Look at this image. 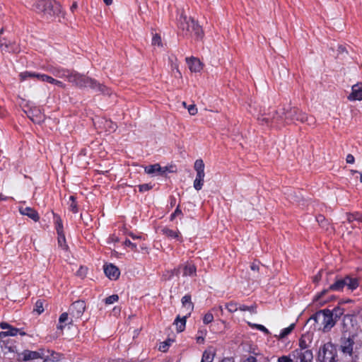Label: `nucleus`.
<instances>
[{"instance_id": "f257e3e1", "label": "nucleus", "mask_w": 362, "mask_h": 362, "mask_svg": "<svg viewBox=\"0 0 362 362\" xmlns=\"http://www.w3.org/2000/svg\"><path fill=\"white\" fill-rule=\"evenodd\" d=\"M42 68L56 77L66 78L69 83L80 88L89 87L96 92L105 93L107 88L105 86L98 83L95 80L81 75L75 71L69 70L51 64L43 65Z\"/></svg>"}, {"instance_id": "f03ea898", "label": "nucleus", "mask_w": 362, "mask_h": 362, "mask_svg": "<svg viewBox=\"0 0 362 362\" xmlns=\"http://www.w3.org/2000/svg\"><path fill=\"white\" fill-rule=\"evenodd\" d=\"M179 28L182 30L183 35L187 37L202 39L204 33L200 25L193 19L181 14L179 18Z\"/></svg>"}, {"instance_id": "7ed1b4c3", "label": "nucleus", "mask_w": 362, "mask_h": 362, "mask_svg": "<svg viewBox=\"0 0 362 362\" xmlns=\"http://www.w3.org/2000/svg\"><path fill=\"white\" fill-rule=\"evenodd\" d=\"M33 9L49 18L61 12V6L54 0H40L33 5Z\"/></svg>"}, {"instance_id": "20e7f679", "label": "nucleus", "mask_w": 362, "mask_h": 362, "mask_svg": "<svg viewBox=\"0 0 362 362\" xmlns=\"http://www.w3.org/2000/svg\"><path fill=\"white\" fill-rule=\"evenodd\" d=\"M281 114L283 120L284 119L286 122L296 120L301 122H308V124L313 123V118L309 119L304 112L298 110L296 107H291L290 106L284 107L281 109Z\"/></svg>"}, {"instance_id": "39448f33", "label": "nucleus", "mask_w": 362, "mask_h": 362, "mask_svg": "<svg viewBox=\"0 0 362 362\" xmlns=\"http://www.w3.org/2000/svg\"><path fill=\"white\" fill-rule=\"evenodd\" d=\"M313 319L315 321L322 326L324 332L329 331L335 325V320L332 317L329 310H323L317 313Z\"/></svg>"}, {"instance_id": "423d86ee", "label": "nucleus", "mask_w": 362, "mask_h": 362, "mask_svg": "<svg viewBox=\"0 0 362 362\" xmlns=\"http://www.w3.org/2000/svg\"><path fill=\"white\" fill-rule=\"evenodd\" d=\"M360 326L356 317L354 315H345L343 320V332L344 337H355L360 332Z\"/></svg>"}, {"instance_id": "0eeeda50", "label": "nucleus", "mask_w": 362, "mask_h": 362, "mask_svg": "<svg viewBox=\"0 0 362 362\" xmlns=\"http://www.w3.org/2000/svg\"><path fill=\"white\" fill-rule=\"evenodd\" d=\"M358 286V281L356 278H351L349 276L344 278L338 279L329 286V290L334 291H341L344 287L349 290L354 291Z\"/></svg>"}, {"instance_id": "6e6552de", "label": "nucleus", "mask_w": 362, "mask_h": 362, "mask_svg": "<svg viewBox=\"0 0 362 362\" xmlns=\"http://www.w3.org/2000/svg\"><path fill=\"white\" fill-rule=\"evenodd\" d=\"M336 357V349L333 344L327 343L319 350L318 358L320 362H334Z\"/></svg>"}, {"instance_id": "1a4fd4ad", "label": "nucleus", "mask_w": 362, "mask_h": 362, "mask_svg": "<svg viewBox=\"0 0 362 362\" xmlns=\"http://www.w3.org/2000/svg\"><path fill=\"white\" fill-rule=\"evenodd\" d=\"M49 351L44 349L37 351L25 350L21 353L22 360L24 361H33L35 359H42L43 362H47L49 357Z\"/></svg>"}, {"instance_id": "9d476101", "label": "nucleus", "mask_w": 362, "mask_h": 362, "mask_svg": "<svg viewBox=\"0 0 362 362\" xmlns=\"http://www.w3.org/2000/svg\"><path fill=\"white\" fill-rule=\"evenodd\" d=\"M258 120L262 124H272L273 123H279L283 121L281 109L279 111L272 110L268 113H263L258 116Z\"/></svg>"}, {"instance_id": "9b49d317", "label": "nucleus", "mask_w": 362, "mask_h": 362, "mask_svg": "<svg viewBox=\"0 0 362 362\" xmlns=\"http://www.w3.org/2000/svg\"><path fill=\"white\" fill-rule=\"evenodd\" d=\"M0 327L2 329H6L0 332V338L3 339L6 337H15L18 334L25 336L26 333L22 329H18L12 327L7 322H2L0 323Z\"/></svg>"}, {"instance_id": "f8f14e48", "label": "nucleus", "mask_w": 362, "mask_h": 362, "mask_svg": "<svg viewBox=\"0 0 362 362\" xmlns=\"http://www.w3.org/2000/svg\"><path fill=\"white\" fill-rule=\"evenodd\" d=\"M291 355L296 359L295 362H313V356L310 350L297 349L292 352Z\"/></svg>"}, {"instance_id": "ddd939ff", "label": "nucleus", "mask_w": 362, "mask_h": 362, "mask_svg": "<svg viewBox=\"0 0 362 362\" xmlns=\"http://www.w3.org/2000/svg\"><path fill=\"white\" fill-rule=\"evenodd\" d=\"M20 77L22 81L26 80L28 78H37L38 81L47 82L49 83L52 79V76H48L47 74L30 71H25L21 73Z\"/></svg>"}, {"instance_id": "4468645a", "label": "nucleus", "mask_w": 362, "mask_h": 362, "mask_svg": "<svg viewBox=\"0 0 362 362\" xmlns=\"http://www.w3.org/2000/svg\"><path fill=\"white\" fill-rule=\"evenodd\" d=\"M86 305L83 300H77L73 303L69 308V313L73 317L78 318L83 313Z\"/></svg>"}, {"instance_id": "2eb2a0df", "label": "nucleus", "mask_w": 362, "mask_h": 362, "mask_svg": "<svg viewBox=\"0 0 362 362\" xmlns=\"http://www.w3.org/2000/svg\"><path fill=\"white\" fill-rule=\"evenodd\" d=\"M27 116L35 123H40L44 120V115L41 110L36 107H30L28 110H25Z\"/></svg>"}, {"instance_id": "dca6fc26", "label": "nucleus", "mask_w": 362, "mask_h": 362, "mask_svg": "<svg viewBox=\"0 0 362 362\" xmlns=\"http://www.w3.org/2000/svg\"><path fill=\"white\" fill-rule=\"evenodd\" d=\"M347 98L350 101L362 100V83H358L352 86L351 93Z\"/></svg>"}, {"instance_id": "f3484780", "label": "nucleus", "mask_w": 362, "mask_h": 362, "mask_svg": "<svg viewBox=\"0 0 362 362\" xmlns=\"http://www.w3.org/2000/svg\"><path fill=\"white\" fill-rule=\"evenodd\" d=\"M0 49L2 52H13L17 53L20 51V49L17 45L12 42L11 40L4 39L3 42L0 43Z\"/></svg>"}, {"instance_id": "a211bd4d", "label": "nucleus", "mask_w": 362, "mask_h": 362, "mask_svg": "<svg viewBox=\"0 0 362 362\" xmlns=\"http://www.w3.org/2000/svg\"><path fill=\"white\" fill-rule=\"evenodd\" d=\"M104 272L110 279L112 280H116L120 274L119 269L112 264L104 265Z\"/></svg>"}, {"instance_id": "6ab92c4d", "label": "nucleus", "mask_w": 362, "mask_h": 362, "mask_svg": "<svg viewBox=\"0 0 362 362\" xmlns=\"http://www.w3.org/2000/svg\"><path fill=\"white\" fill-rule=\"evenodd\" d=\"M180 269H182V275L184 276H193L196 274V267L191 263H187L184 265L180 266L175 270L176 274H177Z\"/></svg>"}, {"instance_id": "aec40b11", "label": "nucleus", "mask_w": 362, "mask_h": 362, "mask_svg": "<svg viewBox=\"0 0 362 362\" xmlns=\"http://www.w3.org/2000/svg\"><path fill=\"white\" fill-rule=\"evenodd\" d=\"M18 210L21 214L28 216L35 222L38 221L40 219L38 213L31 207L20 206Z\"/></svg>"}, {"instance_id": "412c9836", "label": "nucleus", "mask_w": 362, "mask_h": 362, "mask_svg": "<svg viewBox=\"0 0 362 362\" xmlns=\"http://www.w3.org/2000/svg\"><path fill=\"white\" fill-rule=\"evenodd\" d=\"M355 337L347 336L341 343V349L343 353L351 355L353 351L354 339Z\"/></svg>"}, {"instance_id": "4be33fe9", "label": "nucleus", "mask_w": 362, "mask_h": 362, "mask_svg": "<svg viewBox=\"0 0 362 362\" xmlns=\"http://www.w3.org/2000/svg\"><path fill=\"white\" fill-rule=\"evenodd\" d=\"M189 69L192 72H199L202 69V64L199 59L192 57L187 59Z\"/></svg>"}, {"instance_id": "5701e85b", "label": "nucleus", "mask_w": 362, "mask_h": 362, "mask_svg": "<svg viewBox=\"0 0 362 362\" xmlns=\"http://www.w3.org/2000/svg\"><path fill=\"white\" fill-rule=\"evenodd\" d=\"M162 233L169 238L177 239L182 241V238L178 230H172L168 228H163L162 229Z\"/></svg>"}, {"instance_id": "b1692460", "label": "nucleus", "mask_w": 362, "mask_h": 362, "mask_svg": "<svg viewBox=\"0 0 362 362\" xmlns=\"http://www.w3.org/2000/svg\"><path fill=\"white\" fill-rule=\"evenodd\" d=\"M144 171L148 175L163 174L165 172V170H162L161 167L158 163L146 166Z\"/></svg>"}, {"instance_id": "393cba45", "label": "nucleus", "mask_w": 362, "mask_h": 362, "mask_svg": "<svg viewBox=\"0 0 362 362\" xmlns=\"http://www.w3.org/2000/svg\"><path fill=\"white\" fill-rule=\"evenodd\" d=\"M194 168L197 173L196 177H204V163L202 159H197L194 162Z\"/></svg>"}, {"instance_id": "a878e982", "label": "nucleus", "mask_w": 362, "mask_h": 362, "mask_svg": "<svg viewBox=\"0 0 362 362\" xmlns=\"http://www.w3.org/2000/svg\"><path fill=\"white\" fill-rule=\"evenodd\" d=\"M182 303L183 307L187 310V311L190 313L191 310L193 309V304L191 301L190 296L185 295L182 298Z\"/></svg>"}, {"instance_id": "bb28decb", "label": "nucleus", "mask_w": 362, "mask_h": 362, "mask_svg": "<svg viewBox=\"0 0 362 362\" xmlns=\"http://www.w3.org/2000/svg\"><path fill=\"white\" fill-rule=\"evenodd\" d=\"M345 310L342 307V303H340L338 306L335 307L332 310H330L332 317L336 320L337 318H339L344 313Z\"/></svg>"}, {"instance_id": "cd10ccee", "label": "nucleus", "mask_w": 362, "mask_h": 362, "mask_svg": "<svg viewBox=\"0 0 362 362\" xmlns=\"http://www.w3.org/2000/svg\"><path fill=\"white\" fill-rule=\"evenodd\" d=\"M186 316L180 318V317H177L176 320H175V325L176 326L177 331L178 332H182L185 328L186 325Z\"/></svg>"}, {"instance_id": "c85d7f7f", "label": "nucleus", "mask_w": 362, "mask_h": 362, "mask_svg": "<svg viewBox=\"0 0 362 362\" xmlns=\"http://www.w3.org/2000/svg\"><path fill=\"white\" fill-rule=\"evenodd\" d=\"M214 351L211 349H207L203 353L201 362H212L214 360Z\"/></svg>"}, {"instance_id": "c756f323", "label": "nucleus", "mask_w": 362, "mask_h": 362, "mask_svg": "<svg viewBox=\"0 0 362 362\" xmlns=\"http://www.w3.org/2000/svg\"><path fill=\"white\" fill-rule=\"evenodd\" d=\"M294 327H295V324L293 323V324L290 325L288 327L283 329L279 335V338L284 339V337H286L287 335H288L292 332V330L294 329Z\"/></svg>"}, {"instance_id": "7c9ffc66", "label": "nucleus", "mask_w": 362, "mask_h": 362, "mask_svg": "<svg viewBox=\"0 0 362 362\" xmlns=\"http://www.w3.org/2000/svg\"><path fill=\"white\" fill-rule=\"evenodd\" d=\"M204 177H196L195 180H194V189L197 191H199L204 185Z\"/></svg>"}, {"instance_id": "2f4dec72", "label": "nucleus", "mask_w": 362, "mask_h": 362, "mask_svg": "<svg viewBox=\"0 0 362 362\" xmlns=\"http://www.w3.org/2000/svg\"><path fill=\"white\" fill-rule=\"evenodd\" d=\"M58 245L63 250H66L68 247L66 244V239L64 233L58 234Z\"/></svg>"}, {"instance_id": "473e14b6", "label": "nucleus", "mask_w": 362, "mask_h": 362, "mask_svg": "<svg viewBox=\"0 0 362 362\" xmlns=\"http://www.w3.org/2000/svg\"><path fill=\"white\" fill-rule=\"evenodd\" d=\"M225 308L229 313H234L238 310V304L235 302H230L225 304Z\"/></svg>"}, {"instance_id": "72a5a7b5", "label": "nucleus", "mask_w": 362, "mask_h": 362, "mask_svg": "<svg viewBox=\"0 0 362 362\" xmlns=\"http://www.w3.org/2000/svg\"><path fill=\"white\" fill-rule=\"evenodd\" d=\"M69 209L74 214L78 212V206L74 196L69 197Z\"/></svg>"}, {"instance_id": "f704fd0d", "label": "nucleus", "mask_w": 362, "mask_h": 362, "mask_svg": "<svg viewBox=\"0 0 362 362\" xmlns=\"http://www.w3.org/2000/svg\"><path fill=\"white\" fill-rule=\"evenodd\" d=\"M54 223L57 234L63 233L64 230L62 219L59 216H57L55 218Z\"/></svg>"}, {"instance_id": "c9c22d12", "label": "nucleus", "mask_w": 362, "mask_h": 362, "mask_svg": "<svg viewBox=\"0 0 362 362\" xmlns=\"http://www.w3.org/2000/svg\"><path fill=\"white\" fill-rule=\"evenodd\" d=\"M69 321V317L68 314L66 313H62L59 319V322L60 325L57 327L58 329H62L64 328V326L62 324L66 323Z\"/></svg>"}, {"instance_id": "e433bc0d", "label": "nucleus", "mask_w": 362, "mask_h": 362, "mask_svg": "<svg viewBox=\"0 0 362 362\" xmlns=\"http://www.w3.org/2000/svg\"><path fill=\"white\" fill-rule=\"evenodd\" d=\"M105 127L107 129V131L111 132L115 131L117 128V124L110 120H105Z\"/></svg>"}, {"instance_id": "4c0bfd02", "label": "nucleus", "mask_w": 362, "mask_h": 362, "mask_svg": "<svg viewBox=\"0 0 362 362\" xmlns=\"http://www.w3.org/2000/svg\"><path fill=\"white\" fill-rule=\"evenodd\" d=\"M248 325L252 327V328H256L257 329L259 330V331H262L263 332L264 334H269V330L263 325H259V324H252V323H250V322H248Z\"/></svg>"}, {"instance_id": "58836bf2", "label": "nucleus", "mask_w": 362, "mask_h": 362, "mask_svg": "<svg viewBox=\"0 0 362 362\" xmlns=\"http://www.w3.org/2000/svg\"><path fill=\"white\" fill-rule=\"evenodd\" d=\"M119 300V296L116 294L112 295L105 299V303L107 305H111L115 303Z\"/></svg>"}, {"instance_id": "ea45409f", "label": "nucleus", "mask_w": 362, "mask_h": 362, "mask_svg": "<svg viewBox=\"0 0 362 362\" xmlns=\"http://www.w3.org/2000/svg\"><path fill=\"white\" fill-rule=\"evenodd\" d=\"M152 45L153 46L160 47L162 46L161 37L159 35L156 34L152 38Z\"/></svg>"}, {"instance_id": "a19ab883", "label": "nucleus", "mask_w": 362, "mask_h": 362, "mask_svg": "<svg viewBox=\"0 0 362 362\" xmlns=\"http://www.w3.org/2000/svg\"><path fill=\"white\" fill-rule=\"evenodd\" d=\"M213 320H214V315L210 312L206 313L203 317V322L206 325L211 322Z\"/></svg>"}, {"instance_id": "79ce46f5", "label": "nucleus", "mask_w": 362, "mask_h": 362, "mask_svg": "<svg viewBox=\"0 0 362 362\" xmlns=\"http://www.w3.org/2000/svg\"><path fill=\"white\" fill-rule=\"evenodd\" d=\"M49 83L54 84V85H55L59 88H65V87H66L65 83H64L61 81L54 78L53 77H52V79H51Z\"/></svg>"}, {"instance_id": "37998d69", "label": "nucleus", "mask_w": 362, "mask_h": 362, "mask_svg": "<svg viewBox=\"0 0 362 362\" xmlns=\"http://www.w3.org/2000/svg\"><path fill=\"white\" fill-rule=\"evenodd\" d=\"M35 311H36L38 314H40L44 311L42 301L37 300L36 302Z\"/></svg>"}, {"instance_id": "c03bdc74", "label": "nucleus", "mask_w": 362, "mask_h": 362, "mask_svg": "<svg viewBox=\"0 0 362 362\" xmlns=\"http://www.w3.org/2000/svg\"><path fill=\"white\" fill-rule=\"evenodd\" d=\"M238 310L241 311H250L251 313L254 312V308L252 306L249 307L245 305H238Z\"/></svg>"}, {"instance_id": "a18cd8bd", "label": "nucleus", "mask_w": 362, "mask_h": 362, "mask_svg": "<svg viewBox=\"0 0 362 362\" xmlns=\"http://www.w3.org/2000/svg\"><path fill=\"white\" fill-rule=\"evenodd\" d=\"M187 110L191 115H195L197 113V108L194 105H190L187 107Z\"/></svg>"}, {"instance_id": "49530a36", "label": "nucleus", "mask_w": 362, "mask_h": 362, "mask_svg": "<svg viewBox=\"0 0 362 362\" xmlns=\"http://www.w3.org/2000/svg\"><path fill=\"white\" fill-rule=\"evenodd\" d=\"M278 362H293V360L288 356H282L278 358Z\"/></svg>"}, {"instance_id": "de8ad7c7", "label": "nucleus", "mask_w": 362, "mask_h": 362, "mask_svg": "<svg viewBox=\"0 0 362 362\" xmlns=\"http://www.w3.org/2000/svg\"><path fill=\"white\" fill-rule=\"evenodd\" d=\"M124 245L127 247H131L133 250H136V245L132 242H131L129 240H126L124 241Z\"/></svg>"}, {"instance_id": "09e8293b", "label": "nucleus", "mask_w": 362, "mask_h": 362, "mask_svg": "<svg viewBox=\"0 0 362 362\" xmlns=\"http://www.w3.org/2000/svg\"><path fill=\"white\" fill-rule=\"evenodd\" d=\"M151 188V186L148 184H143L139 185V191L141 192H146Z\"/></svg>"}, {"instance_id": "8fccbe9b", "label": "nucleus", "mask_w": 362, "mask_h": 362, "mask_svg": "<svg viewBox=\"0 0 362 362\" xmlns=\"http://www.w3.org/2000/svg\"><path fill=\"white\" fill-rule=\"evenodd\" d=\"M182 214V211L181 210L179 209V207H177V209H175V211L171 214L170 216V220H173L174 218L177 216V215H180Z\"/></svg>"}, {"instance_id": "3c124183", "label": "nucleus", "mask_w": 362, "mask_h": 362, "mask_svg": "<svg viewBox=\"0 0 362 362\" xmlns=\"http://www.w3.org/2000/svg\"><path fill=\"white\" fill-rule=\"evenodd\" d=\"M346 161L347 163H354L355 161L354 156L351 154H348L346 158Z\"/></svg>"}, {"instance_id": "603ef678", "label": "nucleus", "mask_w": 362, "mask_h": 362, "mask_svg": "<svg viewBox=\"0 0 362 362\" xmlns=\"http://www.w3.org/2000/svg\"><path fill=\"white\" fill-rule=\"evenodd\" d=\"M87 269L85 267H81L78 271V274L81 276H83L86 274Z\"/></svg>"}, {"instance_id": "864d4df0", "label": "nucleus", "mask_w": 362, "mask_h": 362, "mask_svg": "<svg viewBox=\"0 0 362 362\" xmlns=\"http://www.w3.org/2000/svg\"><path fill=\"white\" fill-rule=\"evenodd\" d=\"M243 362H257V359L255 356H250L246 359H245Z\"/></svg>"}, {"instance_id": "5fc2aeb1", "label": "nucleus", "mask_w": 362, "mask_h": 362, "mask_svg": "<svg viewBox=\"0 0 362 362\" xmlns=\"http://www.w3.org/2000/svg\"><path fill=\"white\" fill-rule=\"evenodd\" d=\"M299 346H300L299 349H303L304 350H306L305 349L306 343H305V341L304 339H300Z\"/></svg>"}, {"instance_id": "6e6d98bb", "label": "nucleus", "mask_w": 362, "mask_h": 362, "mask_svg": "<svg viewBox=\"0 0 362 362\" xmlns=\"http://www.w3.org/2000/svg\"><path fill=\"white\" fill-rule=\"evenodd\" d=\"M214 310H218L221 315H223V308L222 305H219L217 308H214Z\"/></svg>"}, {"instance_id": "4d7b16f0", "label": "nucleus", "mask_w": 362, "mask_h": 362, "mask_svg": "<svg viewBox=\"0 0 362 362\" xmlns=\"http://www.w3.org/2000/svg\"><path fill=\"white\" fill-rule=\"evenodd\" d=\"M250 268L253 271H255V270H258L259 269V267L257 264H256L255 263H253L251 266H250Z\"/></svg>"}, {"instance_id": "13d9d810", "label": "nucleus", "mask_w": 362, "mask_h": 362, "mask_svg": "<svg viewBox=\"0 0 362 362\" xmlns=\"http://www.w3.org/2000/svg\"><path fill=\"white\" fill-rule=\"evenodd\" d=\"M4 32V28H1V29L0 30V43H1V42H3L4 39V38H3V37H2V35H3Z\"/></svg>"}, {"instance_id": "bf43d9fd", "label": "nucleus", "mask_w": 362, "mask_h": 362, "mask_svg": "<svg viewBox=\"0 0 362 362\" xmlns=\"http://www.w3.org/2000/svg\"><path fill=\"white\" fill-rule=\"evenodd\" d=\"M9 199L7 197L4 196L2 194L0 193V201H5Z\"/></svg>"}, {"instance_id": "052dcab7", "label": "nucleus", "mask_w": 362, "mask_h": 362, "mask_svg": "<svg viewBox=\"0 0 362 362\" xmlns=\"http://www.w3.org/2000/svg\"><path fill=\"white\" fill-rule=\"evenodd\" d=\"M77 8V4L74 2L71 6V11H74Z\"/></svg>"}, {"instance_id": "680f3d73", "label": "nucleus", "mask_w": 362, "mask_h": 362, "mask_svg": "<svg viewBox=\"0 0 362 362\" xmlns=\"http://www.w3.org/2000/svg\"><path fill=\"white\" fill-rule=\"evenodd\" d=\"M130 236L132 237V238L133 240H137V239H140L141 238V236L135 235H133V234H130Z\"/></svg>"}, {"instance_id": "e2e57ef3", "label": "nucleus", "mask_w": 362, "mask_h": 362, "mask_svg": "<svg viewBox=\"0 0 362 362\" xmlns=\"http://www.w3.org/2000/svg\"><path fill=\"white\" fill-rule=\"evenodd\" d=\"M106 5H110L112 4V0H103Z\"/></svg>"}, {"instance_id": "0e129e2a", "label": "nucleus", "mask_w": 362, "mask_h": 362, "mask_svg": "<svg viewBox=\"0 0 362 362\" xmlns=\"http://www.w3.org/2000/svg\"><path fill=\"white\" fill-rule=\"evenodd\" d=\"M323 218H324V217L322 216H319L317 218V221L320 222V221H322Z\"/></svg>"}, {"instance_id": "69168bd1", "label": "nucleus", "mask_w": 362, "mask_h": 362, "mask_svg": "<svg viewBox=\"0 0 362 362\" xmlns=\"http://www.w3.org/2000/svg\"><path fill=\"white\" fill-rule=\"evenodd\" d=\"M166 346H167V344H163V346H160V350H163V351H165V347H166Z\"/></svg>"}, {"instance_id": "338daca9", "label": "nucleus", "mask_w": 362, "mask_h": 362, "mask_svg": "<svg viewBox=\"0 0 362 362\" xmlns=\"http://www.w3.org/2000/svg\"><path fill=\"white\" fill-rule=\"evenodd\" d=\"M221 362H232L230 359H223Z\"/></svg>"}, {"instance_id": "774afa93", "label": "nucleus", "mask_w": 362, "mask_h": 362, "mask_svg": "<svg viewBox=\"0 0 362 362\" xmlns=\"http://www.w3.org/2000/svg\"><path fill=\"white\" fill-rule=\"evenodd\" d=\"M359 317L362 318V309L358 313Z\"/></svg>"}]
</instances>
